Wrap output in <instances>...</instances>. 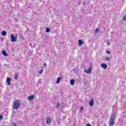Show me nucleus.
Wrapping results in <instances>:
<instances>
[{"label":"nucleus","instance_id":"393cba45","mask_svg":"<svg viewBox=\"0 0 126 126\" xmlns=\"http://www.w3.org/2000/svg\"><path fill=\"white\" fill-rule=\"evenodd\" d=\"M87 126H91V125H90V124L88 123L87 124Z\"/></svg>","mask_w":126,"mask_h":126},{"label":"nucleus","instance_id":"4468645a","mask_svg":"<svg viewBox=\"0 0 126 126\" xmlns=\"http://www.w3.org/2000/svg\"><path fill=\"white\" fill-rule=\"evenodd\" d=\"M61 78L58 77L57 79V81L56 82V83H60V81H61Z\"/></svg>","mask_w":126,"mask_h":126},{"label":"nucleus","instance_id":"5701e85b","mask_svg":"<svg viewBox=\"0 0 126 126\" xmlns=\"http://www.w3.org/2000/svg\"><path fill=\"white\" fill-rule=\"evenodd\" d=\"M106 53L108 54V55H110L111 54V52H110V51H106Z\"/></svg>","mask_w":126,"mask_h":126},{"label":"nucleus","instance_id":"9b49d317","mask_svg":"<svg viewBox=\"0 0 126 126\" xmlns=\"http://www.w3.org/2000/svg\"><path fill=\"white\" fill-rule=\"evenodd\" d=\"M2 55H3L5 57H7V56H8V54H6V51L3 50L2 52Z\"/></svg>","mask_w":126,"mask_h":126},{"label":"nucleus","instance_id":"6e6552de","mask_svg":"<svg viewBox=\"0 0 126 126\" xmlns=\"http://www.w3.org/2000/svg\"><path fill=\"white\" fill-rule=\"evenodd\" d=\"M101 67H102V68H104V69H106V68H107V67H108V66H107V64H106L105 63L101 64Z\"/></svg>","mask_w":126,"mask_h":126},{"label":"nucleus","instance_id":"412c9836","mask_svg":"<svg viewBox=\"0 0 126 126\" xmlns=\"http://www.w3.org/2000/svg\"><path fill=\"white\" fill-rule=\"evenodd\" d=\"M105 61H110V58L105 57Z\"/></svg>","mask_w":126,"mask_h":126},{"label":"nucleus","instance_id":"b1692460","mask_svg":"<svg viewBox=\"0 0 126 126\" xmlns=\"http://www.w3.org/2000/svg\"><path fill=\"white\" fill-rule=\"evenodd\" d=\"M2 120V115H0V120Z\"/></svg>","mask_w":126,"mask_h":126},{"label":"nucleus","instance_id":"1a4fd4ad","mask_svg":"<svg viewBox=\"0 0 126 126\" xmlns=\"http://www.w3.org/2000/svg\"><path fill=\"white\" fill-rule=\"evenodd\" d=\"M89 105L90 107H92L93 105H94V101H93V99L91 100V101L89 102Z\"/></svg>","mask_w":126,"mask_h":126},{"label":"nucleus","instance_id":"20e7f679","mask_svg":"<svg viewBox=\"0 0 126 126\" xmlns=\"http://www.w3.org/2000/svg\"><path fill=\"white\" fill-rule=\"evenodd\" d=\"M92 67H90L88 70H85V72L88 73V74L91 73Z\"/></svg>","mask_w":126,"mask_h":126},{"label":"nucleus","instance_id":"4be33fe9","mask_svg":"<svg viewBox=\"0 0 126 126\" xmlns=\"http://www.w3.org/2000/svg\"><path fill=\"white\" fill-rule=\"evenodd\" d=\"M39 73L41 74V73H43V69H42L39 72Z\"/></svg>","mask_w":126,"mask_h":126},{"label":"nucleus","instance_id":"f3484780","mask_svg":"<svg viewBox=\"0 0 126 126\" xmlns=\"http://www.w3.org/2000/svg\"><path fill=\"white\" fill-rule=\"evenodd\" d=\"M14 78L17 79L18 78V74H15L14 75Z\"/></svg>","mask_w":126,"mask_h":126},{"label":"nucleus","instance_id":"2eb2a0df","mask_svg":"<svg viewBox=\"0 0 126 126\" xmlns=\"http://www.w3.org/2000/svg\"><path fill=\"white\" fill-rule=\"evenodd\" d=\"M59 107H61V104L60 103V102H58L57 104L56 108H57V109H59Z\"/></svg>","mask_w":126,"mask_h":126},{"label":"nucleus","instance_id":"6ab92c4d","mask_svg":"<svg viewBox=\"0 0 126 126\" xmlns=\"http://www.w3.org/2000/svg\"><path fill=\"white\" fill-rule=\"evenodd\" d=\"M95 33H98L99 32V29H96L95 30Z\"/></svg>","mask_w":126,"mask_h":126},{"label":"nucleus","instance_id":"39448f33","mask_svg":"<svg viewBox=\"0 0 126 126\" xmlns=\"http://www.w3.org/2000/svg\"><path fill=\"white\" fill-rule=\"evenodd\" d=\"M35 98V96L34 95H32L28 97L29 101H32L34 98Z\"/></svg>","mask_w":126,"mask_h":126},{"label":"nucleus","instance_id":"ddd939ff","mask_svg":"<svg viewBox=\"0 0 126 126\" xmlns=\"http://www.w3.org/2000/svg\"><path fill=\"white\" fill-rule=\"evenodd\" d=\"M2 36H5V35H6V32H5V31H3L2 32Z\"/></svg>","mask_w":126,"mask_h":126},{"label":"nucleus","instance_id":"a878e982","mask_svg":"<svg viewBox=\"0 0 126 126\" xmlns=\"http://www.w3.org/2000/svg\"><path fill=\"white\" fill-rule=\"evenodd\" d=\"M44 66H47V63H44Z\"/></svg>","mask_w":126,"mask_h":126},{"label":"nucleus","instance_id":"bb28decb","mask_svg":"<svg viewBox=\"0 0 126 126\" xmlns=\"http://www.w3.org/2000/svg\"><path fill=\"white\" fill-rule=\"evenodd\" d=\"M107 45H110V43H107Z\"/></svg>","mask_w":126,"mask_h":126},{"label":"nucleus","instance_id":"f8f14e48","mask_svg":"<svg viewBox=\"0 0 126 126\" xmlns=\"http://www.w3.org/2000/svg\"><path fill=\"white\" fill-rule=\"evenodd\" d=\"M75 82V81L73 79H72L70 80V83L71 85H74Z\"/></svg>","mask_w":126,"mask_h":126},{"label":"nucleus","instance_id":"f03ea898","mask_svg":"<svg viewBox=\"0 0 126 126\" xmlns=\"http://www.w3.org/2000/svg\"><path fill=\"white\" fill-rule=\"evenodd\" d=\"M11 41L12 42L17 41V37H15L13 34H11Z\"/></svg>","mask_w":126,"mask_h":126},{"label":"nucleus","instance_id":"aec40b11","mask_svg":"<svg viewBox=\"0 0 126 126\" xmlns=\"http://www.w3.org/2000/svg\"><path fill=\"white\" fill-rule=\"evenodd\" d=\"M123 20H125V21H126V15H124L123 16Z\"/></svg>","mask_w":126,"mask_h":126},{"label":"nucleus","instance_id":"f257e3e1","mask_svg":"<svg viewBox=\"0 0 126 126\" xmlns=\"http://www.w3.org/2000/svg\"><path fill=\"white\" fill-rule=\"evenodd\" d=\"M19 100H17L16 101L14 102L13 104V109L15 110H18L20 108V102H19Z\"/></svg>","mask_w":126,"mask_h":126},{"label":"nucleus","instance_id":"7ed1b4c3","mask_svg":"<svg viewBox=\"0 0 126 126\" xmlns=\"http://www.w3.org/2000/svg\"><path fill=\"white\" fill-rule=\"evenodd\" d=\"M52 123V118L50 117L47 118L46 124H51Z\"/></svg>","mask_w":126,"mask_h":126},{"label":"nucleus","instance_id":"a211bd4d","mask_svg":"<svg viewBox=\"0 0 126 126\" xmlns=\"http://www.w3.org/2000/svg\"><path fill=\"white\" fill-rule=\"evenodd\" d=\"M46 32H50V29H49V28H46Z\"/></svg>","mask_w":126,"mask_h":126},{"label":"nucleus","instance_id":"9d476101","mask_svg":"<svg viewBox=\"0 0 126 126\" xmlns=\"http://www.w3.org/2000/svg\"><path fill=\"white\" fill-rule=\"evenodd\" d=\"M79 43V46L80 47V46L82 45V44H83V41L81 39H80L78 40Z\"/></svg>","mask_w":126,"mask_h":126},{"label":"nucleus","instance_id":"423d86ee","mask_svg":"<svg viewBox=\"0 0 126 126\" xmlns=\"http://www.w3.org/2000/svg\"><path fill=\"white\" fill-rule=\"evenodd\" d=\"M10 81H11V79L10 78H7V82L8 83V85L9 86H10L11 85V84H10Z\"/></svg>","mask_w":126,"mask_h":126},{"label":"nucleus","instance_id":"dca6fc26","mask_svg":"<svg viewBox=\"0 0 126 126\" xmlns=\"http://www.w3.org/2000/svg\"><path fill=\"white\" fill-rule=\"evenodd\" d=\"M84 109V107L83 106H81L80 107V112H82V111H83Z\"/></svg>","mask_w":126,"mask_h":126},{"label":"nucleus","instance_id":"0eeeda50","mask_svg":"<svg viewBox=\"0 0 126 126\" xmlns=\"http://www.w3.org/2000/svg\"><path fill=\"white\" fill-rule=\"evenodd\" d=\"M115 123V121L114 120V119L111 118L110 121V126H113Z\"/></svg>","mask_w":126,"mask_h":126}]
</instances>
